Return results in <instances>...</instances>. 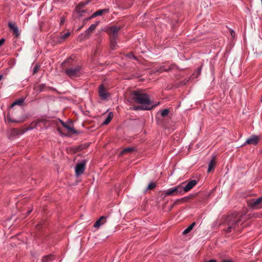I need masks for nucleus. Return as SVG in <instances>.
Segmentation results:
<instances>
[{
	"label": "nucleus",
	"instance_id": "obj_1",
	"mask_svg": "<svg viewBox=\"0 0 262 262\" xmlns=\"http://www.w3.org/2000/svg\"><path fill=\"white\" fill-rule=\"evenodd\" d=\"M239 212H233L226 216L223 222L221 224L224 226L223 230L227 233H230L232 231L241 232L244 227H239V223L242 221L243 216Z\"/></svg>",
	"mask_w": 262,
	"mask_h": 262
},
{
	"label": "nucleus",
	"instance_id": "obj_2",
	"mask_svg": "<svg viewBox=\"0 0 262 262\" xmlns=\"http://www.w3.org/2000/svg\"><path fill=\"white\" fill-rule=\"evenodd\" d=\"M129 99L131 102H135L149 107H152V108L155 106L152 104V102L150 99L149 96L146 93H142L140 91H133L130 93Z\"/></svg>",
	"mask_w": 262,
	"mask_h": 262
},
{
	"label": "nucleus",
	"instance_id": "obj_3",
	"mask_svg": "<svg viewBox=\"0 0 262 262\" xmlns=\"http://www.w3.org/2000/svg\"><path fill=\"white\" fill-rule=\"evenodd\" d=\"M82 69L81 66L77 64L73 67H67L64 71L69 77L73 79L80 76Z\"/></svg>",
	"mask_w": 262,
	"mask_h": 262
},
{
	"label": "nucleus",
	"instance_id": "obj_4",
	"mask_svg": "<svg viewBox=\"0 0 262 262\" xmlns=\"http://www.w3.org/2000/svg\"><path fill=\"white\" fill-rule=\"evenodd\" d=\"M49 121L46 118H39L38 119L33 122H32L26 128H25L24 130L19 131L17 134L18 135H21L24 134L25 132L27 130L32 129L37 127L38 124L40 123H42L45 125Z\"/></svg>",
	"mask_w": 262,
	"mask_h": 262
},
{
	"label": "nucleus",
	"instance_id": "obj_5",
	"mask_svg": "<svg viewBox=\"0 0 262 262\" xmlns=\"http://www.w3.org/2000/svg\"><path fill=\"white\" fill-rule=\"evenodd\" d=\"M248 206L253 209L262 208V197L253 199L248 202Z\"/></svg>",
	"mask_w": 262,
	"mask_h": 262
},
{
	"label": "nucleus",
	"instance_id": "obj_6",
	"mask_svg": "<svg viewBox=\"0 0 262 262\" xmlns=\"http://www.w3.org/2000/svg\"><path fill=\"white\" fill-rule=\"evenodd\" d=\"M86 162L83 161L80 163H78L75 166V173L77 176H79L83 173L85 170Z\"/></svg>",
	"mask_w": 262,
	"mask_h": 262
},
{
	"label": "nucleus",
	"instance_id": "obj_7",
	"mask_svg": "<svg viewBox=\"0 0 262 262\" xmlns=\"http://www.w3.org/2000/svg\"><path fill=\"white\" fill-rule=\"evenodd\" d=\"M76 65V62L74 61V59L72 56L67 58L61 63L62 68L64 70L67 69V67H73Z\"/></svg>",
	"mask_w": 262,
	"mask_h": 262
},
{
	"label": "nucleus",
	"instance_id": "obj_8",
	"mask_svg": "<svg viewBox=\"0 0 262 262\" xmlns=\"http://www.w3.org/2000/svg\"><path fill=\"white\" fill-rule=\"evenodd\" d=\"M259 141V137L255 135H252L246 140L244 145L246 144H252L256 145L258 143Z\"/></svg>",
	"mask_w": 262,
	"mask_h": 262
},
{
	"label": "nucleus",
	"instance_id": "obj_9",
	"mask_svg": "<svg viewBox=\"0 0 262 262\" xmlns=\"http://www.w3.org/2000/svg\"><path fill=\"white\" fill-rule=\"evenodd\" d=\"M120 30V27L116 26H112L108 28L107 32L109 34L110 36L118 37V32Z\"/></svg>",
	"mask_w": 262,
	"mask_h": 262
},
{
	"label": "nucleus",
	"instance_id": "obj_10",
	"mask_svg": "<svg viewBox=\"0 0 262 262\" xmlns=\"http://www.w3.org/2000/svg\"><path fill=\"white\" fill-rule=\"evenodd\" d=\"M99 21H96L95 24H92L89 28L85 31L84 38L88 39L90 37V35L92 33L96 28L97 26L99 24Z\"/></svg>",
	"mask_w": 262,
	"mask_h": 262
},
{
	"label": "nucleus",
	"instance_id": "obj_11",
	"mask_svg": "<svg viewBox=\"0 0 262 262\" xmlns=\"http://www.w3.org/2000/svg\"><path fill=\"white\" fill-rule=\"evenodd\" d=\"M98 93L99 96L103 100L107 99L109 96L103 84L99 85Z\"/></svg>",
	"mask_w": 262,
	"mask_h": 262
},
{
	"label": "nucleus",
	"instance_id": "obj_12",
	"mask_svg": "<svg viewBox=\"0 0 262 262\" xmlns=\"http://www.w3.org/2000/svg\"><path fill=\"white\" fill-rule=\"evenodd\" d=\"M60 122L61 125L63 126V127L67 129L69 131V132H70L72 134L78 135L81 133L80 131L76 130L73 126L68 125L67 123H65L62 120H60Z\"/></svg>",
	"mask_w": 262,
	"mask_h": 262
},
{
	"label": "nucleus",
	"instance_id": "obj_13",
	"mask_svg": "<svg viewBox=\"0 0 262 262\" xmlns=\"http://www.w3.org/2000/svg\"><path fill=\"white\" fill-rule=\"evenodd\" d=\"M177 190L176 187L170 188L162 193L161 196L165 198L167 196H176L177 195Z\"/></svg>",
	"mask_w": 262,
	"mask_h": 262
},
{
	"label": "nucleus",
	"instance_id": "obj_14",
	"mask_svg": "<svg viewBox=\"0 0 262 262\" xmlns=\"http://www.w3.org/2000/svg\"><path fill=\"white\" fill-rule=\"evenodd\" d=\"M173 64L171 65H163L161 66L158 69H157L156 72L158 73H161L163 72H169L171 71L174 67Z\"/></svg>",
	"mask_w": 262,
	"mask_h": 262
},
{
	"label": "nucleus",
	"instance_id": "obj_15",
	"mask_svg": "<svg viewBox=\"0 0 262 262\" xmlns=\"http://www.w3.org/2000/svg\"><path fill=\"white\" fill-rule=\"evenodd\" d=\"M110 12L109 8H105L103 9H100L94 12L90 17H88V19H92L98 16L102 15L104 13H108Z\"/></svg>",
	"mask_w": 262,
	"mask_h": 262
},
{
	"label": "nucleus",
	"instance_id": "obj_16",
	"mask_svg": "<svg viewBox=\"0 0 262 262\" xmlns=\"http://www.w3.org/2000/svg\"><path fill=\"white\" fill-rule=\"evenodd\" d=\"M8 26L9 28L13 32V34L15 35V37H18L20 33L18 30L17 27L16 26L15 23H12L11 22H9Z\"/></svg>",
	"mask_w": 262,
	"mask_h": 262
},
{
	"label": "nucleus",
	"instance_id": "obj_17",
	"mask_svg": "<svg viewBox=\"0 0 262 262\" xmlns=\"http://www.w3.org/2000/svg\"><path fill=\"white\" fill-rule=\"evenodd\" d=\"M107 216H101L94 224V227L95 228H99L101 225H103L106 222V219Z\"/></svg>",
	"mask_w": 262,
	"mask_h": 262
},
{
	"label": "nucleus",
	"instance_id": "obj_18",
	"mask_svg": "<svg viewBox=\"0 0 262 262\" xmlns=\"http://www.w3.org/2000/svg\"><path fill=\"white\" fill-rule=\"evenodd\" d=\"M197 184V181L195 180H191L184 186L183 188L185 189V192H188L194 186Z\"/></svg>",
	"mask_w": 262,
	"mask_h": 262
},
{
	"label": "nucleus",
	"instance_id": "obj_19",
	"mask_svg": "<svg viewBox=\"0 0 262 262\" xmlns=\"http://www.w3.org/2000/svg\"><path fill=\"white\" fill-rule=\"evenodd\" d=\"M152 109V107H148L147 106L143 105L141 104V105L138 106H133L130 107V110L134 111H139V110H150Z\"/></svg>",
	"mask_w": 262,
	"mask_h": 262
},
{
	"label": "nucleus",
	"instance_id": "obj_20",
	"mask_svg": "<svg viewBox=\"0 0 262 262\" xmlns=\"http://www.w3.org/2000/svg\"><path fill=\"white\" fill-rule=\"evenodd\" d=\"M87 147V146H86L85 144H81L78 146H75L72 147L71 148V150L72 151L73 153L76 154L77 152H78L82 150H83L84 148H86Z\"/></svg>",
	"mask_w": 262,
	"mask_h": 262
},
{
	"label": "nucleus",
	"instance_id": "obj_21",
	"mask_svg": "<svg viewBox=\"0 0 262 262\" xmlns=\"http://www.w3.org/2000/svg\"><path fill=\"white\" fill-rule=\"evenodd\" d=\"M25 100V98L24 97H21L20 98H19L16 100H15L11 105L10 107L12 108L15 105H19V106H23L24 105V101Z\"/></svg>",
	"mask_w": 262,
	"mask_h": 262
},
{
	"label": "nucleus",
	"instance_id": "obj_22",
	"mask_svg": "<svg viewBox=\"0 0 262 262\" xmlns=\"http://www.w3.org/2000/svg\"><path fill=\"white\" fill-rule=\"evenodd\" d=\"M55 259V256L53 254H49L42 257L41 259L42 262H50Z\"/></svg>",
	"mask_w": 262,
	"mask_h": 262
},
{
	"label": "nucleus",
	"instance_id": "obj_23",
	"mask_svg": "<svg viewBox=\"0 0 262 262\" xmlns=\"http://www.w3.org/2000/svg\"><path fill=\"white\" fill-rule=\"evenodd\" d=\"M117 37H112L110 36V47L112 50H114L116 49V47L117 46Z\"/></svg>",
	"mask_w": 262,
	"mask_h": 262
},
{
	"label": "nucleus",
	"instance_id": "obj_24",
	"mask_svg": "<svg viewBox=\"0 0 262 262\" xmlns=\"http://www.w3.org/2000/svg\"><path fill=\"white\" fill-rule=\"evenodd\" d=\"M36 89L38 92H41L50 90V88L47 86L46 84H40L36 86Z\"/></svg>",
	"mask_w": 262,
	"mask_h": 262
},
{
	"label": "nucleus",
	"instance_id": "obj_25",
	"mask_svg": "<svg viewBox=\"0 0 262 262\" xmlns=\"http://www.w3.org/2000/svg\"><path fill=\"white\" fill-rule=\"evenodd\" d=\"M7 118L8 121L11 123H21V122H24V120L23 119H12L11 117L10 112L7 114Z\"/></svg>",
	"mask_w": 262,
	"mask_h": 262
},
{
	"label": "nucleus",
	"instance_id": "obj_26",
	"mask_svg": "<svg viewBox=\"0 0 262 262\" xmlns=\"http://www.w3.org/2000/svg\"><path fill=\"white\" fill-rule=\"evenodd\" d=\"M183 183H182L181 184H179L176 187L177 193V194H183L185 192V189L183 188H184V186H183Z\"/></svg>",
	"mask_w": 262,
	"mask_h": 262
},
{
	"label": "nucleus",
	"instance_id": "obj_27",
	"mask_svg": "<svg viewBox=\"0 0 262 262\" xmlns=\"http://www.w3.org/2000/svg\"><path fill=\"white\" fill-rule=\"evenodd\" d=\"M84 7H79V4L77 5L75 8V11L78 14V17L82 16V13H85L86 11L82 10V8Z\"/></svg>",
	"mask_w": 262,
	"mask_h": 262
},
{
	"label": "nucleus",
	"instance_id": "obj_28",
	"mask_svg": "<svg viewBox=\"0 0 262 262\" xmlns=\"http://www.w3.org/2000/svg\"><path fill=\"white\" fill-rule=\"evenodd\" d=\"M189 198H190L189 196H187V197H184V198H181L180 199H177L174 201V202L172 204V206H174L176 205H178L181 203H182L183 202H184V201H185L186 200H187V199H188Z\"/></svg>",
	"mask_w": 262,
	"mask_h": 262
},
{
	"label": "nucleus",
	"instance_id": "obj_29",
	"mask_svg": "<svg viewBox=\"0 0 262 262\" xmlns=\"http://www.w3.org/2000/svg\"><path fill=\"white\" fill-rule=\"evenodd\" d=\"M195 225V222L192 223L186 229H185L183 231V234L185 235V234H187L188 233H189L191 231V230L192 229V228H193V227Z\"/></svg>",
	"mask_w": 262,
	"mask_h": 262
},
{
	"label": "nucleus",
	"instance_id": "obj_30",
	"mask_svg": "<svg viewBox=\"0 0 262 262\" xmlns=\"http://www.w3.org/2000/svg\"><path fill=\"white\" fill-rule=\"evenodd\" d=\"M113 117V115L112 113H110L107 116V118L105 119V120L102 123L103 125H107L112 120Z\"/></svg>",
	"mask_w": 262,
	"mask_h": 262
},
{
	"label": "nucleus",
	"instance_id": "obj_31",
	"mask_svg": "<svg viewBox=\"0 0 262 262\" xmlns=\"http://www.w3.org/2000/svg\"><path fill=\"white\" fill-rule=\"evenodd\" d=\"M215 163L216 162L214 159H212L210 161L208 165V169L207 170L208 172L211 171V170L215 167Z\"/></svg>",
	"mask_w": 262,
	"mask_h": 262
},
{
	"label": "nucleus",
	"instance_id": "obj_32",
	"mask_svg": "<svg viewBox=\"0 0 262 262\" xmlns=\"http://www.w3.org/2000/svg\"><path fill=\"white\" fill-rule=\"evenodd\" d=\"M135 149L133 147H127L124 148L120 153V155H122L123 154L131 152L133 151H134Z\"/></svg>",
	"mask_w": 262,
	"mask_h": 262
},
{
	"label": "nucleus",
	"instance_id": "obj_33",
	"mask_svg": "<svg viewBox=\"0 0 262 262\" xmlns=\"http://www.w3.org/2000/svg\"><path fill=\"white\" fill-rule=\"evenodd\" d=\"M157 186V184L156 182H151L150 183L146 189V191L148 190H153L154 188H155Z\"/></svg>",
	"mask_w": 262,
	"mask_h": 262
},
{
	"label": "nucleus",
	"instance_id": "obj_34",
	"mask_svg": "<svg viewBox=\"0 0 262 262\" xmlns=\"http://www.w3.org/2000/svg\"><path fill=\"white\" fill-rule=\"evenodd\" d=\"M202 68V65L200 66L196 70L194 71L193 74V75L195 76L196 77H198L201 73V70Z\"/></svg>",
	"mask_w": 262,
	"mask_h": 262
},
{
	"label": "nucleus",
	"instance_id": "obj_35",
	"mask_svg": "<svg viewBox=\"0 0 262 262\" xmlns=\"http://www.w3.org/2000/svg\"><path fill=\"white\" fill-rule=\"evenodd\" d=\"M70 35V32H67L66 33L61 35L59 36V38L60 39V41H64L68 36Z\"/></svg>",
	"mask_w": 262,
	"mask_h": 262
},
{
	"label": "nucleus",
	"instance_id": "obj_36",
	"mask_svg": "<svg viewBox=\"0 0 262 262\" xmlns=\"http://www.w3.org/2000/svg\"><path fill=\"white\" fill-rule=\"evenodd\" d=\"M92 1L93 0H86L85 2H80L79 3V7H85Z\"/></svg>",
	"mask_w": 262,
	"mask_h": 262
},
{
	"label": "nucleus",
	"instance_id": "obj_37",
	"mask_svg": "<svg viewBox=\"0 0 262 262\" xmlns=\"http://www.w3.org/2000/svg\"><path fill=\"white\" fill-rule=\"evenodd\" d=\"M169 113V110L167 108H165L161 112V114L162 117H165L168 116Z\"/></svg>",
	"mask_w": 262,
	"mask_h": 262
},
{
	"label": "nucleus",
	"instance_id": "obj_38",
	"mask_svg": "<svg viewBox=\"0 0 262 262\" xmlns=\"http://www.w3.org/2000/svg\"><path fill=\"white\" fill-rule=\"evenodd\" d=\"M126 57H127L128 58H129L130 59H135V60H137V57L134 55V52H132V51L129 52L126 55Z\"/></svg>",
	"mask_w": 262,
	"mask_h": 262
},
{
	"label": "nucleus",
	"instance_id": "obj_39",
	"mask_svg": "<svg viewBox=\"0 0 262 262\" xmlns=\"http://www.w3.org/2000/svg\"><path fill=\"white\" fill-rule=\"evenodd\" d=\"M40 67V66L38 64H36L33 67V74H35L38 71V69Z\"/></svg>",
	"mask_w": 262,
	"mask_h": 262
},
{
	"label": "nucleus",
	"instance_id": "obj_40",
	"mask_svg": "<svg viewBox=\"0 0 262 262\" xmlns=\"http://www.w3.org/2000/svg\"><path fill=\"white\" fill-rule=\"evenodd\" d=\"M58 132L60 133V135L62 136H67L66 134H65L63 132L62 129L60 127H57V128Z\"/></svg>",
	"mask_w": 262,
	"mask_h": 262
},
{
	"label": "nucleus",
	"instance_id": "obj_41",
	"mask_svg": "<svg viewBox=\"0 0 262 262\" xmlns=\"http://www.w3.org/2000/svg\"><path fill=\"white\" fill-rule=\"evenodd\" d=\"M65 22V19H64V17L62 16L60 18V25H62Z\"/></svg>",
	"mask_w": 262,
	"mask_h": 262
},
{
	"label": "nucleus",
	"instance_id": "obj_42",
	"mask_svg": "<svg viewBox=\"0 0 262 262\" xmlns=\"http://www.w3.org/2000/svg\"><path fill=\"white\" fill-rule=\"evenodd\" d=\"M5 41V39L4 38H2L0 39V47H1L4 44Z\"/></svg>",
	"mask_w": 262,
	"mask_h": 262
},
{
	"label": "nucleus",
	"instance_id": "obj_43",
	"mask_svg": "<svg viewBox=\"0 0 262 262\" xmlns=\"http://www.w3.org/2000/svg\"><path fill=\"white\" fill-rule=\"evenodd\" d=\"M230 34H231V36H232L233 37H234V36H235V32H234L233 30H231L230 31Z\"/></svg>",
	"mask_w": 262,
	"mask_h": 262
},
{
	"label": "nucleus",
	"instance_id": "obj_44",
	"mask_svg": "<svg viewBox=\"0 0 262 262\" xmlns=\"http://www.w3.org/2000/svg\"><path fill=\"white\" fill-rule=\"evenodd\" d=\"M90 19H88V18H85L84 20H83V25H85L86 24V22L88 20H90Z\"/></svg>",
	"mask_w": 262,
	"mask_h": 262
},
{
	"label": "nucleus",
	"instance_id": "obj_45",
	"mask_svg": "<svg viewBox=\"0 0 262 262\" xmlns=\"http://www.w3.org/2000/svg\"><path fill=\"white\" fill-rule=\"evenodd\" d=\"M32 209L28 210L27 212V215H28L29 214H30V213L32 212Z\"/></svg>",
	"mask_w": 262,
	"mask_h": 262
},
{
	"label": "nucleus",
	"instance_id": "obj_46",
	"mask_svg": "<svg viewBox=\"0 0 262 262\" xmlns=\"http://www.w3.org/2000/svg\"><path fill=\"white\" fill-rule=\"evenodd\" d=\"M222 262H233V261L231 260H224Z\"/></svg>",
	"mask_w": 262,
	"mask_h": 262
},
{
	"label": "nucleus",
	"instance_id": "obj_47",
	"mask_svg": "<svg viewBox=\"0 0 262 262\" xmlns=\"http://www.w3.org/2000/svg\"><path fill=\"white\" fill-rule=\"evenodd\" d=\"M36 227L37 228V229H40V228L41 227V225L39 224H38L36 226Z\"/></svg>",
	"mask_w": 262,
	"mask_h": 262
},
{
	"label": "nucleus",
	"instance_id": "obj_48",
	"mask_svg": "<svg viewBox=\"0 0 262 262\" xmlns=\"http://www.w3.org/2000/svg\"><path fill=\"white\" fill-rule=\"evenodd\" d=\"M84 25H82V26H80V27L77 29V31L80 30Z\"/></svg>",
	"mask_w": 262,
	"mask_h": 262
},
{
	"label": "nucleus",
	"instance_id": "obj_49",
	"mask_svg": "<svg viewBox=\"0 0 262 262\" xmlns=\"http://www.w3.org/2000/svg\"><path fill=\"white\" fill-rule=\"evenodd\" d=\"M173 206H172V205L170 207V209L173 207Z\"/></svg>",
	"mask_w": 262,
	"mask_h": 262
}]
</instances>
